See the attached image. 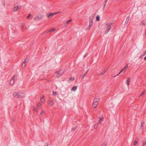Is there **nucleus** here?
<instances>
[{
    "mask_svg": "<svg viewBox=\"0 0 146 146\" xmlns=\"http://www.w3.org/2000/svg\"><path fill=\"white\" fill-rule=\"evenodd\" d=\"M13 95L16 98L23 97L25 96L23 94L20 92H14L13 93Z\"/></svg>",
    "mask_w": 146,
    "mask_h": 146,
    "instance_id": "f257e3e1",
    "label": "nucleus"
},
{
    "mask_svg": "<svg viewBox=\"0 0 146 146\" xmlns=\"http://www.w3.org/2000/svg\"><path fill=\"white\" fill-rule=\"evenodd\" d=\"M100 100V98H95L94 99L92 104V106L94 108H95L97 106Z\"/></svg>",
    "mask_w": 146,
    "mask_h": 146,
    "instance_id": "f03ea898",
    "label": "nucleus"
},
{
    "mask_svg": "<svg viewBox=\"0 0 146 146\" xmlns=\"http://www.w3.org/2000/svg\"><path fill=\"white\" fill-rule=\"evenodd\" d=\"M112 24V23H108L106 25V27L107 28V30L105 32V34H107L108 33V32L111 29V25Z\"/></svg>",
    "mask_w": 146,
    "mask_h": 146,
    "instance_id": "7ed1b4c3",
    "label": "nucleus"
},
{
    "mask_svg": "<svg viewBox=\"0 0 146 146\" xmlns=\"http://www.w3.org/2000/svg\"><path fill=\"white\" fill-rule=\"evenodd\" d=\"M64 73V70L62 69H61L56 72L55 74V75L56 76V77H58L62 75Z\"/></svg>",
    "mask_w": 146,
    "mask_h": 146,
    "instance_id": "20e7f679",
    "label": "nucleus"
},
{
    "mask_svg": "<svg viewBox=\"0 0 146 146\" xmlns=\"http://www.w3.org/2000/svg\"><path fill=\"white\" fill-rule=\"evenodd\" d=\"M43 17V15H37L34 19L35 20H39L40 19H42Z\"/></svg>",
    "mask_w": 146,
    "mask_h": 146,
    "instance_id": "39448f33",
    "label": "nucleus"
},
{
    "mask_svg": "<svg viewBox=\"0 0 146 146\" xmlns=\"http://www.w3.org/2000/svg\"><path fill=\"white\" fill-rule=\"evenodd\" d=\"M93 21H89V26H88V27L86 28V29L87 30H89L90 29L91 27L93 25Z\"/></svg>",
    "mask_w": 146,
    "mask_h": 146,
    "instance_id": "423d86ee",
    "label": "nucleus"
},
{
    "mask_svg": "<svg viewBox=\"0 0 146 146\" xmlns=\"http://www.w3.org/2000/svg\"><path fill=\"white\" fill-rule=\"evenodd\" d=\"M53 16V15L52 13H50L49 14H47L46 15V17L49 19L51 18Z\"/></svg>",
    "mask_w": 146,
    "mask_h": 146,
    "instance_id": "0eeeda50",
    "label": "nucleus"
},
{
    "mask_svg": "<svg viewBox=\"0 0 146 146\" xmlns=\"http://www.w3.org/2000/svg\"><path fill=\"white\" fill-rule=\"evenodd\" d=\"M48 103L50 106H52L54 105L53 100H49L48 101Z\"/></svg>",
    "mask_w": 146,
    "mask_h": 146,
    "instance_id": "6e6552de",
    "label": "nucleus"
},
{
    "mask_svg": "<svg viewBox=\"0 0 146 146\" xmlns=\"http://www.w3.org/2000/svg\"><path fill=\"white\" fill-rule=\"evenodd\" d=\"M99 120L98 122V124L100 123L102 121H103L104 120L103 117L102 116L101 117L100 116L99 117Z\"/></svg>",
    "mask_w": 146,
    "mask_h": 146,
    "instance_id": "1a4fd4ad",
    "label": "nucleus"
},
{
    "mask_svg": "<svg viewBox=\"0 0 146 146\" xmlns=\"http://www.w3.org/2000/svg\"><path fill=\"white\" fill-rule=\"evenodd\" d=\"M95 15L93 14L92 15L90 16L89 18V21H93V19H94Z\"/></svg>",
    "mask_w": 146,
    "mask_h": 146,
    "instance_id": "9d476101",
    "label": "nucleus"
},
{
    "mask_svg": "<svg viewBox=\"0 0 146 146\" xmlns=\"http://www.w3.org/2000/svg\"><path fill=\"white\" fill-rule=\"evenodd\" d=\"M129 17H130V16H128L126 18V20H125V25H127V23L128 22V21L129 20Z\"/></svg>",
    "mask_w": 146,
    "mask_h": 146,
    "instance_id": "9b49d317",
    "label": "nucleus"
},
{
    "mask_svg": "<svg viewBox=\"0 0 146 146\" xmlns=\"http://www.w3.org/2000/svg\"><path fill=\"white\" fill-rule=\"evenodd\" d=\"M77 89V87L76 86H74L72 87L71 88V90L74 91H76Z\"/></svg>",
    "mask_w": 146,
    "mask_h": 146,
    "instance_id": "f8f14e48",
    "label": "nucleus"
},
{
    "mask_svg": "<svg viewBox=\"0 0 146 146\" xmlns=\"http://www.w3.org/2000/svg\"><path fill=\"white\" fill-rule=\"evenodd\" d=\"M19 7L18 6H16V7H15L13 8V11L15 12L17 11V10L18 9H19ZM19 8H20V7H19Z\"/></svg>",
    "mask_w": 146,
    "mask_h": 146,
    "instance_id": "ddd939ff",
    "label": "nucleus"
},
{
    "mask_svg": "<svg viewBox=\"0 0 146 146\" xmlns=\"http://www.w3.org/2000/svg\"><path fill=\"white\" fill-rule=\"evenodd\" d=\"M27 58L25 59V61L23 62L22 64V67H24L25 66V62H26L27 60Z\"/></svg>",
    "mask_w": 146,
    "mask_h": 146,
    "instance_id": "4468645a",
    "label": "nucleus"
},
{
    "mask_svg": "<svg viewBox=\"0 0 146 146\" xmlns=\"http://www.w3.org/2000/svg\"><path fill=\"white\" fill-rule=\"evenodd\" d=\"M141 25L145 26L146 25L145 22L144 21H142L141 22Z\"/></svg>",
    "mask_w": 146,
    "mask_h": 146,
    "instance_id": "2eb2a0df",
    "label": "nucleus"
},
{
    "mask_svg": "<svg viewBox=\"0 0 146 146\" xmlns=\"http://www.w3.org/2000/svg\"><path fill=\"white\" fill-rule=\"evenodd\" d=\"M14 83V80H11L10 82V84L11 85H13Z\"/></svg>",
    "mask_w": 146,
    "mask_h": 146,
    "instance_id": "dca6fc26",
    "label": "nucleus"
},
{
    "mask_svg": "<svg viewBox=\"0 0 146 146\" xmlns=\"http://www.w3.org/2000/svg\"><path fill=\"white\" fill-rule=\"evenodd\" d=\"M40 101L42 103H44L45 102V100H44L43 96L40 98Z\"/></svg>",
    "mask_w": 146,
    "mask_h": 146,
    "instance_id": "f3484780",
    "label": "nucleus"
},
{
    "mask_svg": "<svg viewBox=\"0 0 146 146\" xmlns=\"http://www.w3.org/2000/svg\"><path fill=\"white\" fill-rule=\"evenodd\" d=\"M106 72V71H103L101 73H100V74H98V76H101V75H103L104 74L105 72Z\"/></svg>",
    "mask_w": 146,
    "mask_h": 146,
    "instance_id": "a211bd4d",
    "label": "nucleus"
},
{
    "mask_svg": "<svg viewBox=\"0 0 146 146\" xmlns=\"http://www.w3.org/2000/svg\"><path fill=\"white\" fill-rule=\"evenodd\" d=\"M142 146H146V141H143L142 143Z\"/></svg>",
    "mask_w": 146,
    "mask_h": 146,
    "instance_id": "6ab92c4d",
    "label": "nucleus"
},
{
    "mask_svg": "<svg viewBox=\"0 0 146 146\" xmlns=\"http://www.w3.org/2000/svg\"><path fill=\"white\" fill-rule=\"evenodd\" d=\"M96 21H98L100 20V16L98 15L96 16Z\"/></svg>",
    "mask_w": 146,
    "mask_h": 146,
    "instance_id": "aec40b11",
    "label": "nucleus"
},
{
    "mask_svg": "<svg viewBox=\"0 0 146 146\" xmlns=\"http://www.w3.org/2000/svg\"><path fill=\"white\" fill-rule=\"evenodd\" d=\"M17 75H15L12 78L11 80H14L15 79H16L17 78Z\"/></svg>",
    "mask_w": 146,
    "mask_h": 146,
    "instance_id": "412c9836",
    "label": "nucleus"
},
{
    "mask_svg": "<svg viewBox=\"0 0 146 146\" xmlns=\"http://www.w3.org/2000/svg\"><path fill=\"white\" fill-rule=\"evenodd\" d=\"M55 30V29L54 28H52L50 29L49 30V31L48 32H53Z\"/></svg>",
    "mask_w": 146,
    "mask_h": 146,
    "instance_id": "4be33fe9",
    "label": "nucleus"
},
{
    "mask_svg": "<svg viewBox=\"0 0 146 146\" xmlns=\"http://www.w3.org/2000/svg\"><path fill=\"white\" fill-rule=\"evenodd\" d=\"M44 111L43 110H41V115L42 116H43L44 115Z\"/></svg>",
    "mask_w": 146,
    "mask_h": 146,
    "instance_id": "5701e85b",
    "label": "nucleus"
},
{
    "mask_svg": "<svg viewBox=\"0 0 146 146\" xmlns=\"http://www.w3.org/2000/svg\"><path fill=\"white\" fill-rule=\"evenodd\" d=\"M137 142H138V140L137 141H135L134 142V143H133V145L135 146L136 145L137 143Z\"/></svg>",
    "mask_w": 146,
    "mask_h": 146,
    "instance_id": "b1692460",
    "label": "nucleus"
},
{
    "mask_svg": "<svg viewBox=\"0 0 146 146\" xmlns=\"http://www.w3.org/2000/svg\"><path fill=\"white\" fill-rule=\"evenodd\" d=\"M2 5L3 6H5V1H3L2 2Z\"/></svg>",
    "mask_w": 146,
    "mask_h": 146,
    "instance_id": "393cba45",
    "label": "nucleus"
},
{
    "mask_svg": "<svg viewBox=\"0 0 146 146\" xmlns=\"http://www.w3.org/2000/svg\"><path fill=\"white\" fill-rule=\"evenodd\" d=\"M74 79V77H71L69 78V80H72V81Z\"/></svg>",
    "mask_w": 146,
    "mask_h": 146,
    "instance_id": "a878e982",
    "label": "nucleus"
},
{
    "mask_svg": "<svg viewBox=\"0 0 146 146\" xmlns=\"http://www.w3.org/2000/svg\"><path fill=\"white\" fill-rule=\"evenodd\" d=\"M57 92H56L53 91V94L54 95H57Z\"/></svg>",
    "mask_w": 146,
    "mask_h": 146,
    "instance_id": "bb28decb",
    "label": "nucleus"
},
{
    "mask_svg": "<svg viewBox=\"0 0 146 146\" xmlns=\"http://www.w3.org/2000/svg\"><path fill=\"white\" fill-rule=\"evenodd\" d=\"M41 105V104L40 103H38L37 104V106L38 107L40 108H41V107H40Z\"/></svg>",
    "mask_w": 146,
    "mask_h": 146,
    "instance_id": "cd10ccee",
    "label": "nucleus"
},
{
    "mask_svg": "<svg viewBox=\"0 0 146 146\" xmlns=\"http://www.w3.org/2000/svg\"><path fill=\"white\" fill-rule=\"evenodd\" d=\"M72 21V20H69L67 21L66 22V24H68L69 22H70Z\"/></svg>",
    "mask_w": 146,
    "mask_h": 146,
    "instance_id": "c85d7f7f",
    "label": "nucleus"
},
{
    "mask_svg": "<svg viewBox=\"0 0 146 146\" xmlns=\"http://www.w3.org/2000/svg\"><path fill=\"white\" fill-rule=\"evenodd\" d=\"M130 80H131V78H129V77H128V78H127V80H126V82H127V81H128V82H130Z\"/></svg>",
    "mask_w": 146,
    "mask_h": 146,
    "instance_id": "c756f323",
    "label": "nucleus"
},
{
    "mask_svg": "<svg viewBox=\"0 0 146 146\" xmlns=\"http://www.w3.org/2000/svg\"><path fill=\"white\" fill-rule=\"evenodd\" d=\"M126 69V68H125L124 67L123 69H122V70L123 71H124V72H125Z\"/></svg>",
    "mask_w": 146,
    "mask_h": 146,
    "instance_id": "7c9ffc66",
    "label": "nucleus"
},
{
    "mask_svg": "<svg viewBox=\"0 0 146 146\" xmlns=\"http://www.w3.org/2000/svg\"><path fill=\"white\" fill-rule=\"evenodd\" d=\"M144 123L143 122H142L141 123V128L142 127H143L144 125Z\"/></svg>",
    "mask_w": 146,
    "mask_h": 146,
    "instance_id": "2f4dec72",
    "label": "nucleus"
},
{
    "mask_svg": "<svg viewBox=\"0 0 146 146\" xmlns=\"http://www.w3.org/2000/svg\"><path fill=\"white\" fill-rule=\"evenodd\" d=\"M25 25V24L24 23H23L21 24V26L22 28H23L24 27Z\"/></svg>",
    "mask_w": 146,
    "mask_h": 146,
    "instance_id": "473e14b6",
    "label": "nucleus"
},
{
    "mask_svg": "<svg viewBox=\"0 0 146 146\" xmlns=\"http://www.w3.org/2000/svg\"><path fill=\"white\" fill-rule=\"evenodd\" d=\"M145 93V92L143 91L142 93L140 94V96H142L143 94H144Z\"/></svg>",
    "mask_w": 146,
    "mask_h": 146,
    "instance_id": "72a5a7b5",
    "label": "nucleus"
},
{
    "mask_svg": "<svg viewBox=\"0 0 146 146\" xmlns=\"http://www.w3.org/2000/svg\"><path fill=\"white\" fill-rule=\"evenodd\" d=\"M86 74V73H85L84 75L82 76V79H83L84 78V77L85 76Z\"/></svg>",
    "mask_w": 146,
    "mask_h": 146,
    "instance_id": "f704fd0d",
    "label": "nucleus"
},
{
    "mask_svg": "<svg viewBox=\"0 0 146 146\" xmlns=\"http://www.w3.org/2000/svg\"><path fill=\"white\" fill-rule=\"evenodd\" d=\"M76 126H75L72 128V130L73 131H74L76 129Z\"/></svg>",
    "mask_w": 146,
    "mask_h": 146,
    "instance_id": "c9c22d12",
    "label": "nucleus"
},
{
    "mask_svg": "<svg viewBox=\"0 0 146 146\" xmlns=\"http://www.w3.org/2000/svg\"><path fill=\"white\" fill-rule=\"evenodd\" d=\"M94 127L96 129L98 125L96 124L94 125Z\"/></svg>",
    "mask_w": 146,
    "mask_h": 146,
    "instance_id": "e433bc0d",
    "label": "nucleus"
},
{
    "mask_svg": "<svg viewBox=\"0 0 146 146\" xmlns=\"http://www.w3.org/2000/svg\"><path fill=\"white\" fill-rule=\"evenodd\" d=\"M109 68V66H108L107 68H106L105 70H104V71H106L107 70L108 68Z\"/></svg>",
    "mask_w": 146,
    "mask_h": 146,
    "instance_id": "4c0bfd02",
    "label": "nucleus"
},
{
    "mask_svg": "<svg viewBox=\"0 0 146 146\" xmlns=\"http://www.w3.org/2000/svg\"><path fill=\"white\" fill-rule=\"evenodd\" d=\"M44 146H48V143H46L45 145H44Z\"/></svg>",
    "mask_w": 146,
    "mask_h": 146,
    "instance_id": "58836bf2",
    "label": "nucleus"
},
{
    "mask_svg": "<svg viewBox=\"0 0 146 146\" xmlns=\"http://www.w3.org/2000/svg\"><path fill=\"white\" fill-rule=\"evenodd\" d=\"M31 15V14H29V15H28V16L27 17V19H29V17H30Z\"/></svg>",
    "mask_w": 146,
    "mask_h": 146,
    "instance_id": "ea45409f",
    "label": "nucleus"
},
{
    "mask_svg": "<svg viewBox=\"0 0 146 146\" xmlns=\"http://www.w3.org/2000/svg\"><path fill=\"white\" fill-rule=\"evenodd\" d=\"M33 110H34V111H36V110H37V108H33Z\"/></svg>",
    "mask_w": 146,
    "mask_h": 146,
    "instance_id": "a19ab883",
    "label": "nucleus"
},
{
    "mask_svg": "<svg viewBox=\"0 0 146 146\" xmlns=\"http://www.w3.org/2000/svg\"><path fill=\"white\" fill-rule=\"evenodd\" d=\"M106 5V3H105V4H104V7H103V9H104V8H105Z\"/></svg>",
    "mask_w": 146,
    "mask_h": 146,
    "instance_id": "79ce46f5",
    "label": "nucleus"
},
{
    "mask_svg": "<svg viewBox=\"0 0 146 146\" xmlns=\"http://www.w3.org/2000/svg\"><path fill=\"white\" fill-rule=\"evenodd\" d=\"M58 12H55V13H53V15H54L56 14H57L58 13Z\"/></svg>",
    "mask_w": 146,
    "mask_h": 146,
    "instance_id": "37998d69",
    "label": "nucleus"
},
{
    "mask_svg": "<svg viewBox=\"0 0 146 146\" xmlns=\"http://www.w3.org/2000/svg\"><path fill=\"white\" fill-rule=\"evenodd\" d=\"M102 146H106V143H104Z\"/></svg>",
    "mask_w": 146,
    "mask_h": 146,
    "instance_id": "c03bdc74",
    "label": "nucleus"
},
{
    "mask_svg": "<svg viewBox=\"0 0 146 146\" xmlns=\"http://www.w3.org/2000/svg\"><path fill=\"white\" fill-rule=\"evenodd\" d=\"M145 54H146V50L145 52L144 53V55L143 56H144Z\"/></svg>",
    "mask_w": 146,
    "mask_h": 146,
    "instance_id": "a18cd8bd",
    "label": "nucleus"
},
{
    "mask_svg": "<svg viewBox=\"0 0 146 146\" xmlns=\"http://www.w3.org/2000/svg\"><path fill=\"white\" fill-rule=\"evenodd\" d=\"M128 64H127L126 66L125 67V68H127L128 67Z\"/></svg>",
    "mask_w": 146,
    "mask_h": 146,
    "instance_id": "49530a36",
    "label": "nucleus"
},
{
    "mask_svg": "<svg viewBox=\"0 0 146 146\" xmlns=\"http://www.w3.org/2000/svg\"><path fill=\"white\" fill-rule=\"evenodd\" d=\"M87 54H85L84 55V57H86L87 56Z\"/></svg>",
    "mask_w": 146,
    "mask_h": 146,
    "instance_id": "de8ad7c7",
    "label": "nucleus"
},
{
    "mask_svg": "<svg viewBox=\"0 0 146 146\" xmlns=\"http://www.w3.org/2000/svg\"><path fill=\"white\" fill-rule=\"evenodd\" d=\"M127 82V84L128 85H129V82L127 81V82Z\"/></svg>",
    "mask_w": 146,
    "mask_h": 146,
    "instance_id": "09e8293b",
    "label": "nucleus"
},
{
    "mask_svg": "<svg viewBox=\"0 0 146 146\" xmlns=\"http://www.w3.org/2000/svg\"><path fill=\"white\" fill-rule=\"evenodd\" d=\"M123 72L122 71V70L120 71V72H119V74H120L121 72Z\"/></svg>",
    "mask_w": 146,
    "mask_h": 146,
    "instance_id": "8fccbe9b",
    "label": "nucleus"
},
{
    "mask_svg": "<svg viewBox=\"0 0 146 146\" xmlns=\"http://www.w3.org/2000/svg\"><path fill=\"white\" fill-rule=\"evenodd\" d=\"M144 60H146V56L144 57Z\"/></svg>",
    "mask_w": 146,
    "mask_h": 146,
    "instance_id": "3c124183",
    "label": "nucleus"
},
{
    "mask_svg": "<svg viewBox=\"0 0 146 146\" xmlns=\"http://www.w3.org/2000/svg\"><path fill=\"white\" fill-rule=\"evenodd\" d=\"M118 76V75L117 74V75H115V76H114V77H116L117 76Z\"/></svg>",
    "mask_w": 146,
    "mask_h": 146,
    "instance_id": "603ef678",
    "label": "nucleus"
},
{
    "mask_svg": "<svg viewBox=\"0 0 146 146\" xmlns=\"http://www.w3.org/2000/svg\"><path fill=\"white\" fill-rule=\"evenodd\" d=\"M107 1L108 0H106L105 1V3H106H106H107Z\"/></svg>",
    "mask_w": 146,
    "mask_h": 146,
    "instance_id": "864d4df0",
    "label": "nucleus"
},
{
    "mask_svg": "<svg viewBox=\"0 0 146 146\" xmlns=\"http://www.w3.org/2000/svg\"><path fill=\"white\" fill-rule=\"evenodd\" d=\"M88 71H89V70H87V71H86V74H87L88 72Z\"/></svg>",
    "mask_w": 146,
    "mask_h": 146,
    "instance_id": "5fc2aeb1",
    "label": "nucleus"
},
{
    "mask_svg": "<svg viewBox=\"0 0 146 146\" xmlns=\"http://www.w3.org/2000/svg\"><path fill=\"white\" fill-rule=\"evenodd\" d=\"M113 107V105H112V106H109V107H110V108H111V107Z\"/></svg>",
    "mask_w": 146,
    "mask_h": 146,
    "instance_id": "6e6d98bb",
    "label": "nucleus"
},
{
    "mask_svg": "<svg viewBox=\"0 0 146 146\" xmlns=\"http://www.w3.org/2000/svg\"><path fill=\"white\" fill-rule=\"evenodd\" d=\"M120 74H119V73L118 74H117V75H119Z\"/></svg>",
    "mask_w": 146,
    "mask_h": 146,
    "instance_id": "4d7b16f0",
    "label": "nucleus"
},
{
    "mask_svg": "<svg viewBox=\"0 0 146 146\" xmlns=\"http://www.w3.org/2000/svg\"><path fill=\"white\" fill-rule=\"evenodd\" d=\"M120 74H119V73L118 74H117V75H119Z\"/></svg>",
    "mask_w": 146,
    "mask_h": 146,
    "instance_id": "13d9d810",
    "label": "nucleus"
},
{
    "mask_svg": "<svg viewBox=\"0 0 146 146\" xmlns=\"http://www.w3.org/2000/svg\"><path fill=\"white\" fill-rule=\"evenodd\" d=\"M145 36H146V32H145Z\"/></svg>",
    "mask_w": 146,
    "mask_h": 146,
    "instance_id": "bf43d9fd",
    "label": "nucleus"
}]
</instances>
